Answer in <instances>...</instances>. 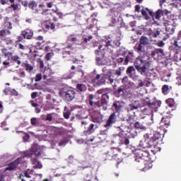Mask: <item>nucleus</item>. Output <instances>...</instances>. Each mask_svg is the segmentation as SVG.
<instances>
[{
  "mask_svg": "<svg viewBox=\"0 0 181 181\" xmlns=\"http://www.w3.org/2000/svg\"><path fill=\"white\" fill-rule=\"evenodd\" d=\"M37 95V93H36V92H33L31 93V98H33V100H35V98H36Z\"/></svg>",
  "mask_w": 181,
  "mask_h": 181,
  "instance_id": "nucleus-62",
  "label": "nucleus"
},
{
  "mask_svg": "<svg viewBox=\"0 0 181 181\" xmlns=\"http://www.w3.org/2000/svg\"><path fill=\"white\" fill-rule=\"evenodd\" d=\"M139 81H140V83L138 85V87H144L145 86V82L142 81V80H139Z\"/></svg>",
  "mask_w": 181,
  "mask_h": 181,
  "instance_id": "nucleus-59",
  "label": "nucleus"
},
{
  "mask_svg": "<svg viewBox=\"0 0 181 181\" xmlns=\"http://www.w3.org/2000/svg\"><path fill=\"white\" fill-rule=\"evenodd\" d=\"M141 13L143 18H144L146 21H149V16H151L153 21H155V12H153L152 10L148 8H142L141 10ZM148 13L149 16L148 15Z\"/></svg>",
  "mask_w": 181,
  "mask_h": 181,
  "instance_id": "nucleus-8",
  "label": "nucleus"
},
{
  "mask_svg": "<svg viewBox=\"0 0 181 181\" xmlns=\"http://www.w3.org/2000/svg\"><path fill=\"white\" fill-rule=\"evenodd\" d=\"M117 121L118 118L117 117V113L114 112L109 116L106 123L104 124V127L106 128V129H110V128H112V125L117 124Z\"/></svg>",
  "mask_w": 181,
  "mask_h": 181,
  "instance_id": "nucleus-6",
  "label": "nucleus"
},
{
  "mask_svg": "<svg viewBox=\"0 0 181 181\" xmlns=\"http://www.w3.org/2000/svg\"><path fill=\"white\" fill-rule=\"evenodd\" d=\"M134 128H136V129H144V128L145 127H144V125H142V124H141V122H135Z\"/></svg>",
  "mask_w": 181,
  "mask_h": 181,
  "instance_id": "nucleus-37",
  "label": "nucleus"
},
{
  "mask_svg": "<svg viewBox=\"0 0 181 181\" xmlns=\"http://www.w3.org/2000/svg\"><path fill=\"white\" fill-rule=\"evenodd\" d=\"M21 162H22V158H17L15 161H13V163H11L9 164L8 168H6V170H15L16 169V168H18V165H19V163H21Z\"/></svg>",
  "mask_w": 181,
  "mask_h": 181,
  "instance_id": "nucleus-16",
  "label": "nucleus"
},
{
  "mask_svg": "<svg viewBox=\"0 0 181 181\" xmlns=\"http://www.w3.org/2000/svg\"><path fill=\"white\" fill-rule=\"evenodd\" d=\"M136 121V120L135 119L134 115H130L127 119V122H128V124L130 125V127H132V125H134Z\"/></svg>",
  "mask_w": 181,
  "mask_h": 181,
  "instance_id": "nucleus-33",
  "label": "nucleus"
},
{
  "mask_svg": "<svg viewBox=\"0 0 181 181\" xmlns=\"http://www.w3.org/2000/svg\"><path fill=\"white\" fill-rule=\"evenodd\" d=\"M175 25L168 23L167 25H165L166 35H168V36H169V35H173L175 33Z\"/></svg>",
  "mask_w": 181,
  "mask_h": 181,
  "instance_id": "nucleus-21",
  "label": "nucleus"
},
{
  "mask_svg": "<svg viewBox=\"0 0 181 181\" xmlns=\"http://www.w3.org/2000/svg\"><path fill=\"white\" fill-rule=\"evenodd\" d=\"M45 121H49V122L53 121V114L52 113L47 114L46 116Z\"/></svg>",
  "mask_w": 181,
  "mask_h": 181,
  "instance_id": "nucleus-43",
  "label": "nucleus"
},
{
  "mask_svg": "<svg viewBox=\"0 0 181 181\" xmlns=\"http://www.w3.org/2000/svg\"><path fill=\"white\" fill-rule=\"evenodd\" d=\"M11 57L12 59V57H13V53L8 52H7V54H6V57Z\"/></svg>",
  "mask_w": 181,
  "mask_h": 181,
  "instance_id": "nucleus-58",
  "label": "nucleus"
},
{
  "mask_svg": "<svg viewBox=\"0 0 181 181\" xmlns=\"http://www.w3.org/2000/svg\"><path fill=\"white\" fill-rule=\"evenodd\" d=\"M175 84L177 86H181V76L176 78Z\"/></svg>",
  "mask_w": 181,
  "mask_h": 181,
  "instance_id": "nucleus-46",
  "label": "nucleus"
},
{
  "mask_svg": "<svg viewBox=\"0 0 181 181\" xmlns=\"http://www.w3.org/2000/svg\"><path fill=\"white\" fill-rule=\"evenodd\" d=\"M25 177L30 178V175H33V170H28L24 173Z\"/></svg>",
  "mask_w": 181,
  "mask_h": 181,
  "instance_id": "nucleus-45",
  "label": "nucleus"
},
{
  "mask_svg": "<svg viewBox=\"0 0 181 181\" xmlns=\"http://www.w3.org/2000/svg\"><path fill=\"white\" fill-rule=\"evenodd\" d=\"M76 90L79 93H83V91H86V90H87V86L83 83H78L76 86Z\"/></svg>",
  "mask_w": 181,
  "mask_h": 181,
  "instance_id": "nucleus-32",
  "label": "nucleus"
},
{
  "mask_svg": "<svg viewBox=\"0 0 181 181\" xmlns=\"http://www.w3.org/2000/svg\"><path fill=\"white\" fill-rule=\"evenodd\" d=\"M142 64H144V63L140 59L139 57H138L134 63V66L136 70H137L141 76H144L148 71V68H149V62H147L146 64H144L143 66H141Z\"/></svg>",
  "mask_w": 181,
  "mask_h": 181,
  "instance_id": "nucleus-3",
  "label": "nucleus"
},
{
  "mask_svg": "<svg viewBox=\"0 0 181 181\" xmlns=\"http://www.w3.org/2000/svg\"><path fill=\"white\" fill-rule=\"evenodd\" d=\"M160 101H155L153 103H148L147 104L148 108H149L151 112H156L158 111V108L160 107Z\"/></svg>",
  "mask_w": 181,
  "mask_h": 181,
  "instance_id": "nucleus-14",
  "label": "nucleus"
},
{
  "mask_svg": "<svg viewBox=\"0 0 181 181\" xmlns=\"http://www.w3.org/2000/svg\"><path fill=\"white\" fill-rule=\"evenodd\" d=\"M64 117L66 119H69L70 118V112L67 110V107H64Z\"/></svg>",
  "mask_w": 181,
  "mask_h": 181,
  "instance_id": "nucleus-38",
  "label": "nucleus"
},
{
  "mask_svg": "<svg viewBox=\"0 0 181 181\" xmlns=\"http://www.w3.org/2000/svg\"><path fill=\"white\" fill-rule=\"evenodd\" d=\"M156 54H158L156 53V49H154V50L151 52V54H150V56H151V57H155V56H156Z\"/></svg>",
  "mask_w": 181,
  "mask_h": 181,
  "instance_id": "nucleus-64",
  "label": "nucleus"
},
{
  "mask_svg": "<svg viewBox=\"0 0 181 181\" xmlns=\"http://www.w3.org/2000/svg\"><path fill=\"white\" fill-rule=\"evenodd\" d=\"M135 12H141V6L139 4L135 6Z\"/></svg>",
  "mask_w": 181,
  "mask_h": 181,
  "instance_id": "nucleus-56",
  "label": "nucleus"
},
{
  "mask_svg": "<svg viewBox=\"0 0 181 181\" xmlns=\"http://www.w3.org/2000/svg\"><path fill=\"white\" fill-rule=\"evenodd\" d=\"M171 43L173 49L181 50V39L174 37L172 39Z\"/></svg>",
  "mask_w": 181,
  "mask_h": 181,
  "instance_id": "nucleus-17",
  "label": "nucleus"
},
{
  "mask_svg": "<svg viewBox=\"0 0 181 181\" xmlns=\"http://www.w3.org/2000/svg\"><path fill=\"white\" fill-rule=\"evenodd\" d=\"M162 16H163V10L162 9H158L154 13V19H157V21H159Z\"/></svg>",
  "mask_w": 181,
  "mask_h": 181,
  "instance_id": "nucleus-31",
  "label": "nucleus"
},
{
  "mask_svg": "<svg viewBox=\"0 0 181 181\" xmlns=\"http://www.w3.org/2000/svg\"><path fill=\"white\" fill-rule=\"evenodd\" d=\"M117 153V155H115V153L114 154L112 160H115L117 162V165H119V163L122 162V157H121V153L119 151Z\"/></svg>",
  "mask_w": 181,
  "mask_h": 181,
  "instance_id": "nucleus-29",
  "label": "nucleus"
},
{
  "mask_svg": "<svg viewBox=\"0 0 181 181\" xmlns=\"http://www.w3.org/2000/svg\"><path fill=\"white\" fill-rule=\"evenodd\" d=\"M172 101V99H168L165 100L166 103L168 105V107H170V108L173 107L175 105L173 103H169Z\"/></svg>",
  "mask_w": 181,
  "mask_h": 181,
  "instance_id": "nucleus-48",
  "label": "nucleus"
},
{
  "mask_svg": "<svg viewBox=\"0 0 181 181\" xmlns=\"http://www.w3.org/2000/svg\"><path fill=\"white\" fill-rule=\"evenodd\" d=\"M25 67L27 71H32V70H33V66H32L30 64L25 63Z\"/></svg>",
  "mask_w": 181,
  "mask_h": 181,
  "instance_id": "nucleus-42",
  "label": "nucleus"
},
{
  "mask_svg": "<svg viewBox=\"0 0 181 181\" xmlns=\"http://www.w3.org/2000/svg\"><path fill=\"white\" fill-rule=\"evenodd\" d=\"M139 57L140 58V60H141L143 64H146L147 63H148V67H150L152 62L149 60V57L146 55H141L139 56Z\"/></svg>",
  "mask_w": 181,
  "mask_h": 181,
  "instance_id": "nucleus-26",
  "label": "nucleus"
},
{
  "mask_svg": "<svg viewBox=\"0 0 181 181\" xmlns=\"http://www.w3.org/2000/svg\"><path fill=\"white\" fill-rule=\"evenodd\" d=\"M113 43H114V45H115L116 47H119V46L121 45V42H119V41H118V40L113 42Z\"/></svg>",
  "mask_w": 181,
  "mask_h": 181,
  "instance_id": "nucleus-60",
  "label": "nucleus"
},
{
  "mask_svg": "<svg viewBox=\"0 0 181 181\" xmlns=\"http://www.w3.org/2000/svg\"><path fill=\"white\" fill-rule=\"evenodd\" d=\"M84 134L86 136L91 135V124L89 125L88 130L84 132Z\"/></svg>",
  "mask_w": 181,
  "mask_h": 181,
  "instance_id": "nucleus-44",
  "label": "nucleus"
},
{
  "mask_svg": "<svg viewBox=\"0 0 181 181\" xmlns=\"http://www.w3.org/2000/svg\"><path fill=\"white\" fill-rule=\"evenodd\" d=\"M31 163L34 169H42L43 168V165H42V163L37 158L31 159Z\"/></svg>",
  "mask_w": 181,
  "mask_h": 181,
  "instance_id": "nucleus-23",
  "label": "nucleus"
},
{
  "mask_svg": "<svg viewBox=\"0 0 181 181\" xmlns=\"http://www.w3.org/2000/svg\"><path fill=\"white\" fill-rule=\"evenodd\" d=\"M170 57L175 62H181V49H173V52L170 54Z\"/></svg>",
  "mask_w": 181,
  "mask_h": 181,
  "instance_id": "nucleus-13",
  "label": "nucleus"
},
{
  "mask_svg": "<svg viewBox=\"0 0 181 181\" xmlns=\"http://www.w3.org/2000/svg\"><path fill=\"white\" fill-rule=\"evenodd\" d=\"M139 163H136V165L138 166V168H140L141 170H144V172H146V170H149L151 168H152V165L151 164V162H149V160H139Z\"/></svg>",
  "mask_w": 181,
  "mask_h": 181,
  "instance_id": "nucleus-7",
  "label": "nucleus"
},
{
  "mask_svg": "<svg viewBox=\"0 0 181 181\" xmlns=\"http://www.w3.org/2000/svg\"><path fill=\"white\" fill-rule=\"evenodd\" d=\"M30 124L33 127H40V119L33 117L30 119Z\"/></svg>",
  "mask_w": 181,
  "mask_h": 181,
  "instance_id": "nucleus-28",
  "label": "nucleus"
},
{
  "mask_svg": "<svg viewBox=\"0 0 181 181\" xmlns=\"http://www.w3.org/2000/svg\"><path fill=\"white\" fill-rule=\"evenodd\" d=\"M74 74H76V72L73 71H70L69 74L67 76V78H71L74 76Z\"/></svg>",
  "mask_w": 181,
  "mask_h": 181,
  "instance_id": "nucleus-53",
  "label": "nucleus"
},
{
  "mask_svg": "<svg viewBox=\"0 0 181 181\" xmlns=\"http://www.w3.org/2000/svg\"><path fill=\"white\" fill-rule=\"evenodd\" d=\"M125 93H127V90L124 86L119 87L117 90L115 92V93L119 95V97H125Z\"/></svg>",
  "mask_w": 181,
  "mask_h": 181,
  "instance_id": "nucleus-27",
  "label": "nucleus"
},
{
  "mask_svg": "<svg viewBox=\"0 0 181 181\" xmlns=\"http://www.w3.org/2000/svg\"><path fill=\"white\" fill-rule=\"evenodd\" d=\"M117 139H119V145H126V146H128L131 142V136L125 131H122L118 134H114L113 141H117Z\"/></svg>",
  "mask_w": 181,
  "mask_h": 181,
  "instance_id": "nucleus-2",
  "label": "nucleus"
},
{
  "mask_svg": "<svg viewBox=\"0 0 181 181\" xmlns=\"http://www.w3.org/2000/svg\"><path fill=\"white\" fill-rule=\"evenodd\" d=\"M96 63L98 66H105L107 64V61H105V57L96 55Z\"/></svg>",
  "mask_w": 181,
  "mask_h": 181,
  "instance_id": "nucleus-20",
  "label": "nucleus"
},
{
  "mask_svg": "<svg viewBox=\"0 0 181 181\" xmlns=\"http://www.w3.org/2000/svg\"><path fill=\"white\" fill-rule=\"evenodd\" d=\"M156 144H158L159 139H162V134L158 132H153V136L150 137Z\"/></svg>",
  "mask_w": 181,
  "mask_h": 181,
  "instance_id": "nucleus-25",
  "label": "nucleus"
},
{
  "mask_svg": "<svg viewBox=\"0 0 181 181\" xmlns=\"http://www.w3.org/2000/svg\"><path fill=\"white\" fill-rule=\"evenodd\" d=\"M159 35H160V31H159V30H157L156 33H152L153 37H158V36H159Z\"/></svg>",
  "mask_w": 181,
  "mask_h": 181,
  "instance_id": "nucleus-52",
  "label": "nucleus"
},
{
  "mask_svg": "<svg viewBox=\"0 0 181 181\" xmlns=\"http://www.w3.org/2000/svg\"><path fill=\"white\" fill-rule=\"evenodd\" d=\"M115 153V155L119 153V150H118L117 148H110V151H108L105 154V160H112V159H114Z\"/></svg>",
  "mask_w": 181,
  "mask_h": 181,
  "instance_id": "nucleus-11",
  "label": "nucleus"
},
{
  "mask_svg": "<svg viewBox=\"0 0 181 181\" xmlns=\"http://www.w3.org/2000/svg\"><path fill=\"white\" fill-rule=\"evenodd\" d=\"M155 50L157 54H160V56H165V51L163 50V49L158 48V49H156Z\"/></svg>",
  "mask_w": 181,
  "mask_h": 181,
  "instance_id": "nucleus-41",
  "label": "nucleus"
},
{
  "mask_svg": "<svg viewBox=\"0 0 181 181\" xmlns=\"http://www.w3.org/2000/svg\"><path fill=\"white\" fill-rule=\"evenodd\" d=\"M125 62V59H124L123 57H119L117 59V63L119 64H122V63H124Z\"/></svg>",
  "mask_w": 181,
  "mask_h": 181,
  "instance_id": "nucleus-54",
  "label": "nucleus"
},
{
  "mask_svg": "<svg viewBox=\"0 0 181 181\" xmlns=\"http://www.w3.org/2000/svg\"><path fill=\"white\" fill-rule=\"evenodd\" d=\"M4 158L6 159H9V158H12V155H11L9 153H6L4 155Z\"/></svg>",
  "mask_w": 181,
  "mask_h": 181,
  "instance_id": "nucleus-63",
  "label": "nucleus"
},
{
  "mask_svg": "<svg viewBox=\"0 0 181 181\" xmlns=\"http://www.w3.org/2000/svg\"><path fill=\"white\" fill-rule=\"evenodd\" d=\"M21 35L24 39H32L33 37V31L32 30H25L21 32Z\"/></svg>",
  "mask_w": 181,
  "mask_h": 181,
  "instance_id": "nucleus-19",
  "label": "nucleus"
},
{
  "mask_svg": "<svg viewBox=\"0 0 181 181\" xmlns=\"http://www.w3.org/2000/svg\"><path fill=\"white\" fill-rule=\"evenodd\" d=\"M170 127V117L166 116L161 119L160 128L165 129Z\"/></svg>",
  "mask_w": 181,
  "mask_h": 181,
  "instance_id": "nucleus-15",
  "label": "nucleus"
},
{
  "mask_svg": "<svg viewBox=\"0 0 181 181\" xmlns=\"http://www.w3.org/2000/svg\"><path fill=\"white\" fill-rule=\"evenodd\" d=\"M100 84H112L114 83V78H112V74L109 73L107 74H103L102 75L98 74L95 76V80H100Z\"/></svg>",
  "mask_w": 181,
  "mask_h": 181,
  "instance_id": "nucleus-5",
  "label": "nucleus"
},
{
  "mask_svg": "<svg viewBox=\"0 0 181 181\" xmlns=\"http://www.w3.org/2000/svg\"><path fill=\"white\" fill-rule=\"evenodd\" d=\"M130 111H134V110H138V106H135L132 104L129 105Z\"/></svg>",
  "mask_w": 181,
  "mask_h": 181,
  "instance_id": "nucleus-50",
  "label": "nucleus"
},
{
  "mask_svg": "<svg viewBox=\"0 0 181 181\" xmlns=\"http://www.w3.org/2000/svg\"><path fill=\"white\" fill-rule=\"evenodd\" d=\"M66 144H67V142L66 141H62L59 143V146H66Z\"/></svg>",
  "mask_w": 181,
  "mask_h": 181,
  "instance_id": "nucleus-61",
  "label": "nucleus"
},
{
  "mask_svg": "<svg viewBox=\"0 0 181 181\" xmlns=\"http://www.w3.org/2000/svg\"><path fill=\"white\" fill-rule=\"evenodd\" d=\"M92 121L93 122H97V124H101V119L100 117H95Z\"/></svg>",
  "mask_w": 181,
  "mask_h": 181,
  "instance_id": "nucleus-49",
  "label": "nucleus"
},
{
  "mask_svg": "<svg viewBox=\"0 0 181 181\" xmlns=\"http://www.w3.org/2000/svg\"><path fill=\"white\" fill-rule=\"evenodd\" d=\"M144 148H148V149L152 148V146H156L158 143H156L151 137L148 141H144Z\"/></svg>",
  "mask_w": 181,
  "mask_h": 181,
  "instance_id": "nucleus-22",
  "label": "nucleus"
},
{
  "mask_svg": "<svg viewBox=\"0 0 181 181\" xmlns=\"http://www.w3.org/2000/svg\"><path fill=\"white\" fill-rule=\"evenodd\" d=\"M45 146H39L37 144H34L32 146L31 151L32 153L35 155V156H41Z\"/></svg>",
  "mask_w": 181,
  "mask_h": 181,
  "instance_id": "nucleus-10",
  "label": "nucleus"
},
{
  "mask_svg": "<svg viewBox=\"0 0 181 181\" xmlns=\"http://www.w3.org/2000/svg\"><path fill=\"white\" fill-rule=\"evenodd\" d=\"M69 39L70 42H77V37H74L69 36Z\"/></svg>",
  "mask_w": 181,
  "mask_h": 181,
  "instance_id": "nucleus-57",
  "label": "nucleus"
},
{
  "mask_svg": "<svg viewBox=\"0 0 181 181\" xmlns=\"http://www.w3.org/2000/svg\"><path fill=\"white\" fill-rule=\"evenodd\" d=\"M156 45H157L158 47H163V46H165V42H163V41L161 40L157 42Z\"/></svg>",
  "mask_w": 181,
  "mask_h": 181,
  "instance_id": "nucleus-51",
  "label": "nucleus"
},
{
  "mask_svg": "<svg viewBox=\"0 0 181 181\" xmlns=\"http://www.w3.org/2000/svg\"><path fill=\"white\" fill-rule=\"evenodd\" d=\"M11 60H13V62H17V64L18 65L21 64V63H22L21 62V60L19 59V56H18V55H13Z\"/></svg>",
  "mask_w": 181,
  "mask_h": 181,
  "instance_id": "nucleus-39",
  "label": "nucleus"
},
{
  "mask_svg": "<svg viewBox=\"0 0 181 181\" xmlns=\"http://www.w3.org/2000/svg\"><path fill=\"white\" fill-rule=\"evenodd\" d=\"M8 36H11V30L7 29H3L0 30V39L1 40H6Z\"/></svg>",
  "mask_w": 181,
  "mask_h": 181,
  "instance_id": "nucleus-18",
  "label": "nucleus"
},
{
  "mask_svg": "<svg viewBox=\"0 0 181 181\" xmlns=\"http://www.w3.org/2000/svg\"><path fill=\"white\" fill-rule=\"evenodd\" d=\"M11 8H13V11H16L18 8H19V6H18V4H13L11 5Z\"/></svg>",
  "mask_w": 181,
  "mask_h": 181,
  "instance_id": "nucleus-55",
  "label": "nucleus"
},
{
  "mask_svg": "<svg viewBox=\"0 0 181 181\" xmlns=\"http://www.w3.org/2000/svg\"><path fill=\"white\" fill-rule=\"evenodd\" d=\"M141 45L144 46H146V45H149V39L145 36H141L140 37V42Z\"/></svg>",
  "mask_w": 181,
  "mask_h": 181,
  "instance_id": "nucleus-34",
  "label": "nucleus"
},
{
  "mask_svg": "<svg viewBox=\"0 0 181 181\" xmlns=\"http://www.w3.org/2000/svg\"><path fill=\"white\" fill-rule=\"evenodd\" d=\"M162 92L163 93H164L165 95L168 94V93H169V86L168 85H164L162 87Z\"/></svg>",
  "mask_w": 181,
  "mask_h": 181,
  "instance_id": "nucleus-40",
  "label": "nucleus"
},
{
  "mask_svg": "<svg viewBox=\"0 0 181 181\" xmlns=\"http://www.w3.org/2000/svg\"><path fill=\"white\" fill-rule=\"evenodd\" d=\"M108 100H110V95H108V93H104L102 95V98L100 100H100H98L96 102H91V107H92V110H93L94 111L97 112L98 111V110L97 108H100V107L103 106V110L104 111H107V104H108Z\"/></svg>",
  "mask_w": 181,
  "mask_h": 181,
  "instance_id": "nucleus-1",
  "label": "nucleus"
},
{
  "mask_svg": "<svg viewBox=\"0 0 181 181\" xmlns=\"http://www.w3.org/2000/svg\"><path fill=\"white\" fill-rule=\"evenodd\" d=\"M37 6V4H36V1H32L29 3L28 7L32 9L33 11H35V8Z\"/></svg>",
  "mask_w": 181,
  "mask_h": 181,
  "instance_id": "nucleus-36",
  "label": "nucleus"
},
{
  "mask_svg": "<svg viewBox=\"0 0 181 181\" xmlns=\"http://www.w3.org/2000/svg\"><path fill=\"white\" fill-rule=\"evenodd\" d=\"M64 95L66 101H73L76 98V91L73 89L64 91Z\"/></svg>",
  "mask_w": 181,
  "mask_h": 181,
  "instance_id": "nucleus-12",
  "label": "nucleus"
},
{
  "mask_svg": "<svg viewBox=\"0 0 181 181\" xmlns=\"http://www.w3.org/2000/svg\"><path fill=\"white\" fill-rule=\"evenodd\" d=\"M42 80V74H38L35 76V81H40Z\"/></svg>",
  "mask_w": 181,
  "mask_h": 181,
  "instance_id": "nucleus-47",
  "label": "nucleus"
},
{
  "mask_svg": "<svg viewBox=\"0 0 181 181\" xmlns=\"http://www.w3.org/2000/svg\"><path fill=\"white\" fill-rule=\"evenodd\" d=\"M143 49L144 47L142 46V44H141L140 42L138 44L137 47L136 46L134 47V49L136 50V52H137V53H142L144 52Z\"/></svg>",
  "mask_w": 181,
  "mask_h": 181,
  "instance_id": "nucleus-35",
  "label": "nucleus"
},
{
  "mask_svg": "<svg viewBox=\"0 0 181 181\" xmlns=\"http://www.w3.org/2000/svg\"><path fill=\"white\" fill-rule=\"evenodd\" d=\"M135 69L136 68L133 66H130L127 69L126 71L127 76L129 77V78H132V80H138V78H139V76L136 75V71Z\"/></svg>",
  "mask_w": 181,
  "mask_h": 181,
  "instance_id": "nucleus-9",
  "label": "nucleus"
},
{
  "mask_svg": "<svg viewBox=\"0 0 181 181\" xmlns=\"http://www.w3.org/2000/svg\"><path fill=\"white\" fill-rule=\"evenodd\" d=\"M132 60H134V52H128L127 55L124 58V62L123 64L127 65L129 62H132Z\"/></svg>",
  "mask_w": 181,
  "mask_h": 181,
  "instance_id": "nucleus-24",
  "label": "nucleus"
},
{
  "mask_svg": "<svg viewBox=\"0 0 181 181\" xmlns=\"http://www.w3.org/2000/svg\"><path fill=\"white\" fill-rule=\"evenodd\" d=\"M149 151L148 150L144 151L139 149L136 151V157H135V162L136 163H139L141 160H149ZM141 159V160H140Z\"/></svg>",
  "mask_w": 181,
  "mask_h": 181,
  "instance_id": "nucleus-4",
  "label": "nucleus"
},
{
  "mask_svg": "<svg viewBox=\"0 0 181 181\" xmlns=\"http://www.w3.org/2000/svg\"><path fill=\"white\" fill-rule=\"evenodd\" d=\"M113 108L115 110V112H119L121 111V108H122V105H121V103L119 101L115 102L112 104Z\"/></svg>",
  "mask_w": 181,
  "mask_h": 181,
  "instance_id": "nucleus-30",
  "label": "nucleus"
}]
</instances>
